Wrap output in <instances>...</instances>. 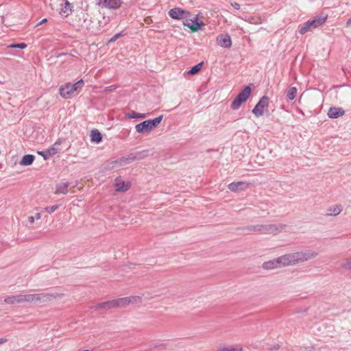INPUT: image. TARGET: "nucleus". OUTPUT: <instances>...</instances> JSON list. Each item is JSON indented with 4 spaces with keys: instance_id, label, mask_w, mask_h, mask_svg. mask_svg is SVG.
Instances as JSON below:
<instances>
[{
    "instance_id": "obj_1",
    "label": "nucleus",
    "mask_w": 351,
    "mask_h": 351,
    "mask_svg": "<svg viewBox=\"0 0 351 351\" xmlns=\"http://www.w3.org/2000/svg\"><path fill=\"white\" fill-rule=\"evenodd\" d=\"M318 255V253L311 250H304L301 252H297L293 253H289L285 254V259L286 265H293L298 263H303L315 258Z\"/></svg>"
},
{
    "instance_id": "obj_2",
    "label": "nucleus",
    "mask_w": 351,
    "mask_h": 351,
    "mask_svg": "<svg viewBox=\"0 0 351 351\" xmlns=\"http://www.w3.org/2000/svg\"><path fill=\"white\" fill-rule=\"evenodd\" d=\"M286 225L284 224H258L256 226H247L245 230L258 232L262 234H277L285 229Z\"/></svg>"
},
{
    "instance_id": "obj_3",
    "label": "nucleus",
    "mask_w": 351,
    "mask_h": 351,
    "mask_svg": "<svg viewBox=\"0 0 351 351\" xmlns=\"http://www.w3.org/2000/svg\"><path fill=\"white\" fill-rule=\"evenodd\" d=\"M62 294L47 293L21 295V303L45 302L62 297Z\"/></svg>"
},
{
    "instance_id": "obj_4",
    "label": "nucleus",
    "mask_w": 351,
    "mask_h": 351,
    "mask_svg": "<svg viewBox=\"0 0 351 351\" xmlns=\"http://www.w3.org/2000/svg\"><path fill=\"white\" fill-rule=\"evenodd\" d=\"M83 86L84 81L82 79L73 84L71 83H66L60 87L59 93L62 97L69 99L77 95L82 90Z\"/></svg>"
},
{
    "instance_id": "obj_5",
    "label": "nucleus",
    "mask_w": 351,
    "mask_h": 351,
    "mask_svg": "<svg viewBox=\"0 0 351 351\" xmlns=\"http://www.w3.org/2000/svg\"><path fill=\"white\" fill-rule=\"evenodd\" d=\"M139 298L138 297H127L119 298L108 302H103L100 306L103 308H112L117 307H125L131 303L136 302Z\"/></svg>"
},
{
    "instance_id": "obj_6",
    "label": "nucleus",
    "mask_w": 351,
    "mask_h": 351,
    "mask_svg": "<svg viewBox=\"0 0 351 351\" xmlns=\"http://www.w3.org/2000/svg\"><path fill=\"white\" fill-rule=\"evenodd\" d=\"M162 116H159L154 119L144 121L135 126V129L138 133L150 132L156 128L162 121Z\"/></svg>"
},
{
    "instance_id": "obj_7",
    "label": "nucleus",
    "mask_w": 351,
    "mask_h": 351,
    "mask_svg": "<svg viewBox=\"0 0 351 351\" xmlns=\"http://www.w3.org/2000/svg\"><path fill=\"white\" fill-rule=\"evenodd\" d=\"M262 267L267 270L287 267L285 256L283 255L273 260L266 261L263 263Z\"/></svg>"
},
{
    "instance_id": "obj_8",
    "label": "nucleus",
    "mask_w": 351,
    "mask_h": 351,
    "mask_svg": "<svg viewBox=\"0 0 351 351\" xmlns=\"http://www.w3.org/2000/svg\"><path fill=\"white\" fill-rule=\"evenodd\" d=\"M269 105V97L263 96L261 98L258 104L255 106L252 110V112L256 117H261L263 114L264 110L268 108Z\"/></svg>"
},
{
    "instance_id": "obj_9",
    "label": "nucleus",
    "mask_w": 351,
    "mask_h": 351,
    "mask_svg": "<svg viewBox=\"0 0 351 351\" xmlns=\"http://www.w3.org/2000/svg\"><path fill=\"white\" fill-rule=\"evenodd\" d=\"M123 2L121 0H98L97 4L102 8L108 10H117L121 8Z\"/></svg>"
},
{
    "instance_id": "obj_10",
    "label": "nucleus",
    "mask_w": 351,
    "mask_h": 351,
    "mask_svg": "<svg viewBox=\"0 0 351 351\" xmlns=\"http://www.w3.org/2000/svg\"><path fill=\"white\" fill-rule=\"evenodd\" d=\"M169 16L174 19H186L189 13L181 8H176L171 9L169 12Z\"/></svg>"
},
{
    "instance_id": "obj_11",
    "label": "nucleus",
    "mask_w": 351,
    "mask_h": 351,
    "mask_svg": "<svg viewBox=\"0 0 351 351\" xmlns=\"http://www.w3.org/2000/svg\"><path fill=\"white\" fill-rule=\"evenodd\" d=\"M217 43L220 47L225 48H229L232 45L231 38L227 34L219 35L217 38Z\"/></svg>"
},
{
    "instance_id": "obj_12",
    "label": "nucleus",
    "mask_w": 351,
    "mask_h": 351,
    "mask_svg": "<svg viewBox=\"0 0 351 351\" xmlns=\"http://www.w3.org/2000/svg\"><path fill=\"white\" fill-rule=\"evenodd\" d=\"M114 188L117 191L125 192L130 188V183L121 178H117L114 181Z\"/></svg>"
},
{
    "instance_id": "obj_13",
    "label": "nucleus",
    "mask_w": 351,
    "mask_h": 351,
    "mask_svg": "<svg viewBox=\"0 0 351 351\" xmlns=\"http://www.w3.org/2000/svg\"><path fill=\"white\" fill-rule=\"evenodd\" d=\"M184 25L188 27L192 32H195L200 29L202 25H203V23L198 22L197 19L195 17L194 20H186L184 23Z\"/></svg>"
},
{
    "instance_id": "obj_14",
    "label": "nucleus",
    "mask_w": 351,
    "mask_h": 351,
    "mask_svg": "<svg viewBox=\"0 0 351 351\" xmlns=\"http://www.w3.org/2000/svg\"><path fill=\"white\" fill-rule=\"evenodd\" d=\"M326 19L327 16H322L317 17L313 20H309L308 21V23H309L311 28L313 29L323 25L326 22Z\"/></svg>"
},
{
    "instance_id": "obj_15",
    "label": "nucleus",
    "mask_w": 351,
    "mask_h": 351,
    "mask_svg": "<svg viewBox=\"0 0 351 351\" xmlns=\"http://www.w3.org/2000/svg\"><path fill=\"white\" fill-rule=\"evenodd\" d=\"M345 111L341 108L332 107L328 112V116L332 119H336L344 114Z\"/></svg>"
},
{
    "instance_id": "obj_16",
    "label": "nucleus",
    "mask_w": 351,
    "mask_h": 351,
    "mask_svg": "<svg viewBox=\"0 0 351 351\" xmlns=\"http://www.w3.org/2000/svg\"><path fill=\"white\" fill-rule=\"evenodd\" d=\"M61 5L62 8L59 10V14L64 17L68 16L72 11L71 4L69 1H65L64 4H61Z\"/></svg>"
},
{
    "instance_id": "obj_17",
    "label": "nucleus",
    "mask_w": 351,
    "mask_h": 351,
    "mask_svg": "<svg viewBox=\"0 0 351 351\" xmlns=\"http://www.w3.org/2000/svg\"><path fill=\"white\" fill-rule=\"evenodd\" d=\"M63 141H64L62 138H58L51 147H49V149L52 156L56 154L57 153L61 151V145Z\"/></svg>"
},
{
    "instance_id": "obj_18",
    "label": "nucleus",
    "mask_w": 351,
    "mask_h": 351,
    "mask_svg": "<svg viewBox=\"0 0 351 351\" xmlns=\"http://www.w3.org/2000/svg\"><path fill=\"white\" fill-rule=\"evenodd\" d=\"M35 160V156L32 154H27L23 156L22 159L19 162L21 166H29L31 165Z\"/></svg>"
},
{
    "instance_id": "obj_19",
    "label": "nucleus",
    "mask_w": 351,
    "mask_h": 351,
    "mask_svg": "<svg viewBox=\"0 0 351 351\" xmlns=\"http://www.w3.org/2000/svg\"><path fill=\"white\" fill-rule=\"evenodd\" d=\"M342 208L341 205H334L327 209L326 215L328 216H337L341 213Z\"/></svg>"
},
{
    "instance_id": "obj_20",
    "label": "nucleus",
    "mask_w": 351,
    "mask_h": 351,
    "mask_svg": "<svg viewBox=\"0 0 351 351\" xmlns=\"http://www.w3.org/2000/svg\"><path fill=\"white\" fill-rule=\"evenodd\" d=\"M69 183L68 182H60L56 186V193H61V194H66L68 193V188H69Z\"/></svg>"
},
{
    "instance_id": "obj_21",
    "label": "nucleus",
    "mask_w": 351,
    "mask_h": 351,
    "mask_svg": "<svg viewBox=\"0 0 351 351\" xmlns=\"http://www.w3.org/2000/svg\"><path fill=\"white\" fill-rule=\"evenodd\" d=\"M21 295H13V296H10V297L5 298L4 301L7 304H21Z\"/></svg>"
},
{
    "instance_id": "obj_22",
    "label": "nucleus",
    "mask_w": 351,
    "mask_h": 351,
    "mask_svg": "<svg viewBox=\"0 0 351 351\" xmlns=\"http://www.w3.org/2000/svg\"><path fill=\"white\" fill-rule=\"evenodd\" d=\"M91 141L96 143L101 141L102 137L101 133L97 130H93L90 133Z\"/></svg>"
},
{
    "instance_id": "obj_23",
    "label": "nucleus",
    "mask_w": 351,
    "mask_h": 351,
    "mask_svg": "<svg viewBox=\"0 0 351 351\" xmlns=\"http://www.w3.org/2000/svg\"><path fill=\"white\" fill-rule=\"evenodd\" d=\"M217 351H239L238 346L223 345L217 348Z\"/></svg>"
},
{
    "instance_id": "obj_24",
    "label": "nucleus",
    "mask_w": 351,
    "mask_h": 351,
    "mask_svg": "<svg viewBox=\"0 0 351 351\" xmlns=\"http://www.w3.org/2000/svg\"><path fill=\"white\" fill-rule=\"evenodd\" d=\"M146 117L147 114L138 113L136 112H132L131 113H128L125 114V117L128 119H144Z\"/></svg>"
},
{
    "instance_id": "obj_25",
    "label": "nucleus",
    "mask_w": 351,
    "mask_h": 351,
    "mask_svg": "<svg viewBox=\"0 0 351 351\" xmlns=\"http://www.w3.org/2000/svg\"><path fill=\"white\" fill-rule=\"evenodd\" d=\"M241 106V93H239L237 98L231 104V108L234 110L238 109Z\"/></svg>"
},
{
    "instance_id": "obj_26",
    "label": "nucleus",
    "mask_w": 351,
    "mask_h": 351,
    "mask_svg": "<svg viewBox=\"0 0 351 351\" xmlns=\"http://www.w3.org/2000/svg\"><path fill=\"white\" fill-rule=\"evenodd\" d=\"M202 65H203V62H200V63L195 65L188 71V74L192 75L197 74V73H199L201 71V69L202 68Z\"/></svg>"
},
{
    "instance_id": "obj_27",
    "label": "nucleus",
    "mask_w": 351,
    "mask_h": 351,
    "mask_svg": "<svg viewBox=\"0 0 351 351\" xmlns=\"http://www.w3.org/2000/svg\"><path fill=\"white\" fill-rule=\"evenodd\" d=\"M241 188V182H232L228 185V189L232 192H238Z\"/></svg>"
},
{
    "instance_id": "obj_28",
    "label": "nucleus",
    "mask_w": 351,
    "mask_h": 351,
    "mask_svg": "<svg viewBox=\"0 0 351 351\" xmlns=\"http://www.w3.org/2000/svg\"><path fill=\"white\" fill-rule=\"evenodd\" d=\"M297 95V88L291 87L287 92V97L289 100H293Z\"/></svg>"
},
{
    "instance_id": "obj_29",
    "label": "nucleus",
    "mask_w": 351,
    "mask_h": 351,
    "mask_svg": "<svg viewBox=\"0 0 351 351\" xmlns=\"http://www.w3.org/2000/svg\"><path fill=\"white\" fill-rule=\"evenodd\" d=\"M252 92L251 87L250 86H245L243 89V102L246 101L250 96Z\"/></svg>"
},
{
    "instance_id": "obj_30",
    "label": "nucleus",
    "mask_w": 351,
    "mask_h": 351,
    "mask_svg": "<svg viewBox=\"0 0 351 351\" xmlns=\"http://www.w3.org/2000/svg\"><path fill=\"white\" fill-rule=\"evenodd\" d=\"M311 29H312L311 28L310 25L307 21L302 25L299 32L301 34H304L308 31H310Z\"/></svg>"
},
{
    "instance_id": "obj_31",
    "label": "nucleus",
    "mask_w": 351,
    "mask_h": 351,
    "mask_svg": "<svg viewBox=\"0 0 351 351\" xmlns=\"http://www.w3.org/2000/svg\"><path fill=\"white\" fill-rule=\"evenodd\" d=\"M38 154L42 156L44 159H48L49 157L52 156L49 148L43 150V151H41V152H38Z\"/></svg>"
},
{
    "instance_id": "obj_32",
    "label": "nucleus",
    "mask_w": 351,
    "mask_h": 351,
    "mask_svg": "<svg viewBox=\"0 0 351 351\" xmlns=\"http://www.w3.org/2000/svg\"><path fill=\"white\" fill-rule=\"evenodd\" d=\"M41 218V214L40 213H36L35 216H29L28 217V221L29 224L32 225L34 223L35 219H40Z\"/></svg>"
},
{
    "instance_id": "obj_33",
    "label": "nucleus",
    "mask_w": 351,
    "mask_h": 351,
    "mask_svg": "<svg viewBox=\"0 0 351 351\" xmlns=\"http://www.w3.org/2000/svg\"><path fill=\"white\" fill-rule=\"evenodd\" d=\"M10 48H20V49H25L27 47V45L24 43L10 45L8 46Z\"/></svg>"
},
{
    "instance_id": "obj_34",
    "label": "nucleus",
    "mask_w": 351,
    "mask_h": 351,
    "mask_svg": "<svg viewBox=\"0 0 351 351\" xmlns=\"http://www.w3.org/2000/svg\"><path fill=\"white\" fill-rule=\"evenodd\" d=\"M58 208H59V206L58 205H53V206H48V207L45 208V211L49 213H52L55 212L56 210H58Z\"/></svg>"
},
{
    "instance_id": "obj_35",
    "label": "nucleus",
    "mask_w": 351,
    "mask_h": 351,
    "mask_svg": "<svg viewBox=\"0 0 351 351\" xmlns=\"http://www.w3.org/2000/svg\"><path fill=\"white\" fill-rule=\"evenodd\" d=\"M341 266L344 269H351V258L343 263Z\"/></svg>"
},
{
    "instance_id": "obj_36",
    "label": "nucleus",
    "mask_w": 351,
    "mask_h": 351,
    "mask_svg": "<svg viewBox=\"0 0 351 351\" xmlns=\"http://www.w3.org/2000/svg\"><path fill=\"white\" fill-rule=\"evenodd\" d=\"M120 36V34H115L111 39H110V42H112V41H114L116 39H117Z\"/></svg>"
},
{
    "instance_id": "obj_37",
    "label": "nucleus",
    "mask_w": 351,
    "mask_h": 351,
    "mask_svg": "<svg viewBox=\"0 0 351 351\" xmlns=\"http://www.w3.org/2000/svg\"><path fill=\"white\" fill-rule=\"evenodd\" d=\"M346 25L347 26H351V18L348 20Z\"/></svg>"
},
{
    "instance_id": "obj_38",
    "label": "nucleus",
    "mask_w": 351,
    "mask_h": 351,
    "mask_svg": "<svg viewBox=\"0 0 351 351\" xmlns=\"http://www.w3.org/2000/svg\"><path fill=\"white\" fill-rule=\"evenodd\" d=\"M45 22H47V19H43V20L40 22V23H39L38 25H41V24H43V23H45Z\"/></svg>"
},
{
    "instance_id": "obj_39",
    "label": "nucleus",
    "mask_w": 351,
    "mask_h": 351,
    "mask_svg": "<svg viewBox=\"0 0 351 351\" xmlns=\"http://www.w3.org/2000/svg\"><path fill=\"white\" fill-rule=\"evenodd\" d=\"M5 341H6L5 339H0V344L5 342Z\"/></svg>"
},
{
    "instance_id": "obj_40",
    "label": "nucleus",
    "mask_w": 351,
    "mask_h": 351,
    "mask_svg": "<svg viewBox=\"0 0 351 351\" xmlns=\"http://www.w3.org/2000/svg\"><path fill=\"white\" fill-rule=\"evenodd\" d=\"M234 8H237V9H239V5L236 3L235 5H234Z\"/></svg>"
}]
</instances>
